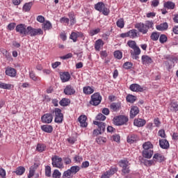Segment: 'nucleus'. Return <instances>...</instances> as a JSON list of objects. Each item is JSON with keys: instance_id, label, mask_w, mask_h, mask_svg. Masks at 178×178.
I'll use <instances>...</instances> for the list:
<instances>
[{"instance_id": "nucleus-25", "label": "nucleus", "mask_w": 178, "mask_h": 178, "mask_svg": "<svg viewBox=\"0 0 178 178\" xmlns=\"http://www.w3.org/2000/svg\"><path fill=\"white\" fill-rule=\"evenodd\" d=\"M26 172V168L23 166H19L17 168L15 171H13V173H15L17 176H22Z\"/></svg>"}, {"instance_id": "nucleus-31", "label": "nucleus", "mask_w": 178, "mask_h": 178, "mask_svg": "<svg viewBox=\"0 0 178 178\" xmlns=\"http://www.w3.org/2000/svg\"><path fill=\"white\" fill-rule=\"evenodd\" d=\"M31 6H33V2L26 3L23 6V11L24 12H30L31 9Z\"/></svg>"}, {"instance_id": "nucleus-6", "label": "nucleus", "mask_w": 178, "mask_h": 178, "mask_svg": "<svg viewBox=\"0 0 178 178\" xmlns=\"http://www.w3.org/2000/svg\"><path fill=\"white\" fill-rule=\"evenodd\" d=\"M51 161L53 168H58V169H63V168H65V166H63V163H62V158L58 156H54L52 157Z\"/></svg>"}, {"instance_id": "nucleus-7", "label": "nucleus", "mask_w": 178, "mask_h": 178, "mask_svg": "<svg viewBox=\"0 0 178 178\" xmlns=\"http://www.w3.org/2000/svg\"><path fill=\"white\" fill-rule=\"evenodd\" d=\"M53 113L55 114V123H62L63 122V113H62V110H60V108H54Z\"/></svg>"}, {"instance_id": "nucleus-20", "label": "nucleus", "mask_w": 178, "mask_h": 178, "mask_svg": "<svg viewBox=\"0 0 178 178\" xmlns=\"http://www.w3.org/2000/svg\"><path fill=\"white\" fill-rule=\"evenodd\" d=\"M60 77L63 83H66V81L70 80V74L67 72H65L60 74Z\"/></svg>"}, {"instance_id": "nucleus-46", "label": "nucleus", "mask_w": 178, "mask_h": 178, "mask_svg": "<svg viewBox=\"0 0 178 178\" xmlns=\"http://www.w3.org/2000/svg\"><path fill=\"white\" fill-rule=\"evenodd\" d=\"M127 45L128 47H129V48H131V49H133L134 48H136V47L137 46V43H136V41L134 40H129L127 42Z\"/></svg>"}, {"instance_id": "nucleus-53", "label": "nucleus", "mask_w": 178, "mask_h": 178, "mask_svg": "<svg viewBox=\"0 0 178 178\" xmlns=\"http://www.w3.org/2000/svg\"><path fill=\"white\" fill-rule=\"evenodd\" d=\"M106 119V117L102 113H99L96 116V120H105Z\"/></svg>"}, {"instance_id": "nucleus-54", "label": "nucleus", "mask_w": 178, "mask_h": 178, "mask_svg": "<svg viewBox=\"0 0 178 178\" xmlns=\"http://www.w3.org/2000/svg\"><path fill=\"white\" fill-rule=\"evenodd\" d=\"M124 67L127 70L131 69L133 67V63L131 62H126L124 64Z\"/></svg>"}, {"instance_id": "nucleus-45", "label": "nucleus", "mask_w": 178, "mask_h": 178, "mask_svg": "<svg viewBox=\"0 0 178 178\" xmlns=\"http://www.w3.org/2000/svg\"><path fill=\"white\" fill-rule=\"evenodd\" d=\"M59 104L61 106H67L69 105V99L63 98L60 101Z\"/></svg>"}, {"instance_id": "nucleus-38", "label": "nucleus", "mask_w": 178, "mask_h": 178, "mask_svg": "<svg viewBox=\"0 0 178 178\" xmlns=\"http://www.w3.org/2000/svg\"><path fill=\"white\" fill-rule=\"evenodd\" d=\"M164 8H167V9H175V3L167 1L164 3Z\"/></svg>"}, {"instance_id": "nucleus-13", "label": "nucleus", "mask_w": 178, "mask_h": 178, "mask_svg": "<svg viewBox=\"0 0 178 178\" xmlns=\"http://www.w3.org/2000/svg\"><path fill=\"white\" fill-rule=\"evenodd\" d=\"M138 113H140V109H138V107L132 106L130 111V118L134 119V118H136Z\"/></svg>"}, {"instance_id": "nucleus-40", "label": "nucleus", "mask_w": 178, "mask_h": 178, "mask_svg": "<svg viewBox=\"0 0 178 178\" xmlns=\"http://www.w3.org/2000/svg\"><path fill=\"white\" fill-rule=\"evenodd\" d=\"M133 49L134 51L133 50L130 51L131 54L140 55V54H141V50L140 49V47H138V46L135 47Z\"/></svg>"}, {"instance_id": "nucleus-22", "label": "nucleus", "mask_w": 178, "mask_h": 178, "mask_svg": "<svg viewBox=\"0 0 178 178\" xmlns=\"http://www.w3.org/2000/svg\"><path fill=\"white\" fill-rule=\"evenodd\" d=\"M152 155H154V150H143V156L144 158L150 159V158H152Z\"/></svg>"}, {"instance_id": "nucleus-23", "label": "nucleus", "mask_w": 178, "mask_h": 178, "mask_svg": "<svg viewBox=\"0 0 178 178\" xmlns=\"http://www.w3.org/2000/svg\"><path fill=\"white\" fill-rule=\"evenodd\" d=\"M102 47H104V41L102 39L96 40L95 43V49L96 51H100Z\"/></svg>"}, {"instance_id": "nucleus-52", "label": "nucleus", "mask_w": 178, "mask_h": 178, "mask_svg": "<svg viewBox=\"0 0 178 178\" xmlns=\"http://www.w3.org/2000/svg\"><path fill=\"white\" fill-rule=\"evenodd\" d=\"M159 41L161 44H165L168 41V37L165 35H161L159 38Z\"/></svg>"}, {"instance_id": "nucleus-4", "label": "nucleus", "mask_w": 178, "mask_h": 178, "mask_svg": "<svg viewBox=\"0 0 178 178\" xmlns=\"http://www.w3.org/2000/svg\"><path fill=\"white\" fill-rule=\"evenodd\" d=\"M113 122L115 126H123V124H126L129 122V118L124 115H119L115 117L113 119Z\"/></svg>"}, {"instance_id": "nucleus-64", "label": "nucleus", "mask_w": 178, "mask_h": 178, "mask_svg": "<svg viewBox=\"0 0 178 178\" xmlns=\"http://www.w3.org/2000/svg\"><path fill=\"white\" fill-rule=\"evenodd\" d=\"M118 171V170L116 169V168H111L109 170L107 171V172H108V174H110V176H112V175H115V172H116Z\"/></svg>"}, {"instance_id": "nucleus-33", "label": "nucleus", "mask_w": 178, "mask_h": 178, "mask_svg": "<svg viewBox=\"0 0 178 178\" xmlns=\"http://www.w3.org/2000/svg\"><path fill=\"white\" fill-rule=\"evenodd\" d=\"M70 172L73 175H76L78 172H80V166L78 165H74L72 166L70 169Z\"/></svg>"}, {"instance_id": "nucleus-12", "label": "nucleus", "mask_w": 178, "mask_h": 178, "mask_svg": "<svg viewBox=\"0 0 178 178\" xmlns=\"http://www.w3.org/2000/svg\"><path fill=\"white\" fill-rule=\"evenodd\" d=\"M93 124L98 127V130L102 134L105 131V129L106 127V124L105 122H99V121H94Z\"/></svg>"}, {"instance_id": "nucleus-61", "label": "nucleus", "mask_w": 178, "mask_h": 178, "mask_svg": "<svg viewBox=\"0 0 178 178\" xmlns=\"http://www.w3.org/2000/svg\"><path fill=\"white\" fill-rule=\"evenodd\" d=\"M76 138L74 137H70L67 139V141H68L70 144H74V143H76Z\"/></svg>"}, {"instance_id": "nucleus-63", "label": "nucleus", "mask_w": 178, "mask_h": 178, "mask_svg": "<svg viewBox=\"0 0 178 178\" xmlns=\"http://www.w3.org/2000/svg\"><path fill=\"white\" fill-rule=\"evenodd\" d=\"M113 141H115L116 143H119V141H120V136L118 134L113 135Z\"/></svg>"}, {"instance_id": "nucleus-10", "label": "nucleus", "mask_w": 178, "mask_h": 178, "mask_svg": "<svg viewBox=\"0 0 178 178\" xmlns=\"http://www.w3.org/2000/svg\"><path fill=\"white\" fill-rule=\"evenodd\" d=\"M53 120H54V116L51 113H46L43 115L41 118V120L42 123H46L47 124H49V123H52Z\"/></svg>"}, {"instance_id": "nucleus-44", "label": "nucleus", "mask_w": 178, "mask_h": 178, "mask_svg": "<svg viewBox=\"0 0 178 178\" xmlns=\"http://www.w3.org/2000/svg\"><path fill=\"white\" fill-rule=\"evenodd\" d=\"M114 57L116 58V59H122L123 57V54L119 50L115 51H114Z\"/></svg>"}, {"instance_id": "nucleus-35", "label": "nucleus", "mask_w": 178, "mask_h": 178, "mask_svg": "<svg viewBox=\"0 0 178 178\" xmlns=\"http://www.w3.org/2000/svg\"><path fill=\"white\" fill-rule=\"evenodd\" d=\"M128 37H129V38H136V37H137V30L131 29L128 31Z\"/></svg>"}, {"instance_id": "nucleus-34", "label": "nucleus", "mask_w": 178, "mask_h": 178, "mask_svg": "<svg viewBox=\"0 0 178 178\" xmlns=\"http://www.w3.org/2000/svg\"><path fill=\"white\" fill-rule=\"evenodd\" d=\"M42 29L44 31H47V30H51V29H52V24H51L49 21H47L42 24Z\"/></svg>"}, {"instance_id": "nucleus-60", "label": "nucleus", "mask_w": 178, "mask_h": 178, "mask_svg": "<svg viewBox=\"0 0 178 178\" xmlns=\"http://www.w3.org/2000/svg\"><path fill=\"white\" fill-rule=\"evenodd\" d=\"M37 21L40 23H44L45 22V18L42 15H38L37 17Z\"/></svg>"}, {"instance_id": "nucleus-49", "label": "nucleus", "mask_w": 178, "mask_h": 178, "mask_svg": "<svg viewBox=\"0 0 178 178\" xmlns=\"http://www.w3.org/2000/svg\"><path fill=\"white\" fill-rule=\"evenodd\" d=\"M101 31V29L99 28H97L96 29L90 30L89 32L90 35L92 37L93 35H95L96 34H98Z\"/></svg>"}, {"instance_id": "nucleus-50", "label": "nucleus", "mask_w": 178, "mask_h": 178, "mask_svg": "<svg viewBox=\"0 0 178 178\" xmlns=\"http://www.w3.org/2000/svg\"><path fill=\"white\" fill-rule=\"evenodd\" d=\"M96 142L97 144H104L106 143V138L104 137H99L96 138Z\"/></svg>"}, {"instance_id": "nucleus-39", "label": "nucleus", "mask_w": 178, "mask_h": 178, "mask_svg": "<svg viewBox=\"0 0 178 178\" xmlns=\"http://www.w3.org/2000/svg\"><path fill=\"white\" fill-rule=\"evenodd\" d=\"M150 38L152 40V41H158L159 39V33L153 32L150 35Z\"/></svg>"}, {"instance_id": "nucleus-5", "label": "nucleus", "mask_w": 178, "mask_h": 178, "mask_svg": "<svg viewBox=\"0 0 178 178\" xmlns=\"http://www.w3.org/2000/svg\"><path fill=\"white\" fill-rule=\"evenodd\" d=\"M119 165L122 168V172L124 175H127L130 173V163L127 159L120 160L119 162Z\"/></svg>"}, {"instance_id": "nucleus-42", "label": "nucleus", "mask_w": 178, "mask_h": 178, "mask_svg": "<svg viewBox=\"0 0 178 178\" xmlns=\"http://www.w3.org/2000/svg\"><path fill=\"white\" fill-rule=\"evenodd\" d=\"M116 24L120 29H123V27H124V20L123 18L118 19L116 22Z\"/></svg>"}, {"instance_id": "nucleus-37", "label": "nucleus", "mask_w": 178, "mask_h": 178, "mask_svg": "<svg viewBox=\"0 0 178 178\" xmlns=\"http://www.w3.org/2000/svg\"><path fill=\"white\" fill-rule=\"evenodd\" d=\"M72 177H73V175H72V172H70V169L67 170L66 171H65L63 173L62 178H72Z\"/></svg>"}, {"instance_id": "nucleus-18", "label": "nucleus", "mask_w": 178, "mask_h": 178, "mask_svg": "<svg viewBox=\"0 0 178 178\" xmlns=\"http://www.w3.org/2000/svg\"><path fill=\"white\" fill-rule=\"evenodd\" d=\"M6 74L10 76V77H16V70L12 67H7L6 70Z\"/></svg>"}, {"instance_id": "nucleus-2", "label": "nucleus", "mask_w": 178, "mask_h": 178, "mask_svg": "<svg viewBox=\"0 0 178 178\" xmlns=\"http://www.w3.org/2000/svg\"><path fill=\"white\" fill-rule=\"evenodd\" d=\"M135 29H137L139 33H141L142 34H147L149 29H152V30H154V22L145 21V24L143 22L137 23L135 25Z\"/></svg>"}, {"instance_id": "nucleus-57", "label": "nucleus", "mask_w": 178, "mask_h": 178, "mask_svg": "<svg viewBox=\"0 0 178 178\" xmlns=\"http://www.w3.org/2000/svg\"><path fill=\"white\" fill-rule=\"evenodd\" d=\"M29 77H30V79L33 80V81H37V76H35V74H34V72L33 71H31L29 72Z\"/></svg>"}, {"instance_id": "nucleus-36", "label": "nucleus", "mask_w": 178, "mask_h": 178, "mask_svg": "<svg viewBox=\"0 0 178 178\" xmlns=\"http://www.w3.org/2000/svg\"><path fill=\"white\" fill-rule=\"evenodd\" d=\"M45 148H47V146H45V145L38 143L36 147V150H38V152H44V151H45Z\"/></svg>"}, {"instance_id": "nucleus-55", "label": "nucleus", "mask_w": 178, "mask_h": 178, "mask_svg": "<svg viewBox=\"0 0 178 178\" xmlns=\"http://www.w3.org/2000/svg\"><path fill=\"white\" fill-rule=\"evenodd\" d=\"M159 136L161 138H166V134H165V130L161 129L159 131Z\"/></svg>"}, {"instance_id": "nucleus-59", "label": "nucleus", "mask_w": 178, "mask_h": 178, "mask_svg": "<svg viewBox=\"0 0 178 178\" xmlns=\"http://www.w3.org/2000/svg\"><path fill=\"white\" fill-rule=\"evenodd\" d=\"M0 176L2 178L6 177V171L3 168H0Z\"/></svg>"}, {"instance_id": "nucleus-1", "label": "nucleus", "mask_w": 178, "mask_h": 178, "mask_svg": "<svg viewBox=\"0 0 178 178\" xmlns=\"http://www.w3.org/2000/svg\"><path fill=\"white\" fill-rule=\"evenodd\" d=\"M17 33H19L21 35H30L35 37V35H41L44 34L42 29H34L32 26H27L24 24H19L15 28Z\"/></svg>"}, {"instance_id": "nucleus-16", "label": "nucleus", "mask_w": 178, "mask_h": 178, "mask_svg": "<svg viewBox=\"0 0 178 178\" xmlns=\"http://www.w3.org/2000/svg\"><path fill=\"white\" fill-rule=\"evenodd\" d=\"M145 123H147V121L141 118L135 119L134 122V126H136L137 127H143V126H145Z\"/></svg>"}, {"instance_id": "nucleus-9", "label": "nucleus", "mask_w": 178, "mask_h": 178, "mask_svg": "<svg viewBox=\"0 0 178 178\" xmlns=\"http://www.w3.org/2000/svg\"><path fill=\"white\" fill-rule=\"evenodd\" d=\"M77 38H83L84 40V33L79 31L72 32L70 39L72 40L73 42H77Z\"/></svg>"}, {"instance_id": "nucleus-11", "label": "nucleus", "mask_w": 178, "mask_h": 178, "mask_svg": "<svg viewBox=\"0 0 178 178\" xmlns=\"http://www.w3.org/2000/svg\"><path fill=\"white\" fill-rule=\"evenodd\" d=\"M129 89L131 90V91H134V92H143V91H144L145 90L144 87H142L141 86L137 83L131 84L129 86Z\"/></svg>"}, {"instance_id": "nucleus-47", "label": "nucleus", "mask_w": 178, "mask_h": 178, "mask_svg": "<svg viewBox=\"0 0 178 178\" xmlns=\"http://www.w3.org/2000/svg\"><path fill=\"white\" fill-rule=\"evenodd\" d=\"M170 111H172V112H177V111H178V104H177V103H171V104H170Z\"/></svg>"}, {"instance_id": "nucleus-62", "label": "nucleus", "mask_w": 178, "mask_h": 178, "mask_svg": "<svg viewBox=\"0 0 178 178\" xmlns=\"http://www.w3.org/2000/svg\"><path fill=\"white\" fill-rule=\"evenodd\" d=\"M16 26V24L15 23H10L8 25V30H10V31H12V30H15V27Z\"/></svg>"}, {"instance_id": "nucleus-56", "label": "nucleus", "mask_w": 178, "mask_h": 178, "mask_svg": "<svg viewBox=\"0 0 178 178\" xmlns=\"http://www.w3.org/2000/svg\"><path fill=\"white\" fill-rule=\"evenodd\" d=\"M74 161L76 163H80V162L83 161V157H81L80 156H75L74 158Z\"/></svg>"}, {"instance_id": "nucleus-14", "label": "nucleus", "mask_w": 178, "mask_h": 178, "mask_svg": "<svg viewBox=\"0 0 178 178\" xmlns=\"http://www.w3.org/2000/svg\"><path fill=\"white\" fill-rule=\"evenodd\" d=\"M78 120L80 123L81 127H87L88 124L87 123V116L81 115L79 117Z\"/></svg>"}, {"instance_id": "nucleus-48", "label": "nucleus", "mask_w": 178, "mask_h": 178, "mask_svg": "<svg viewBox=\"0 0 178 178\" xmlns=\"http://www.w3.org/2000/svg\"><path fill=\"white\" fill-rule=\"evenodd\" d=\"M62 175V173L59 172L58 170H54L52 174V177L54 178H60V176Z\"/></svg>"}, {"instance_id": "nucleus-28", "label": "nucleus", "mask_w": 178, "mask_h": 178, "mask_svg": "<svg viewBox=\"0 0 178 178\" xmlns=\"http://www.w3.org/2000/svg\"><path fill=\"white\" fill-rule=\"evenodd\" d=\"M153 159L155 162H162L165 159V157L162 154L157 153L154 155Z\"/></svg>"}, {"instance_id": "nucleus-26", "label": "nucleus", "mask_w": 178, "mask_h": 178, "mask_svg": "<svg viewBox=\"0 0 178 178\" xmlns=\"http://www.w3.org/2000/svg\"><path fill=\"white\" fill-rule=\"evenodd\" d=\"M120 103H112L110 106V108L111 110H113V112H118V111L120 110Z\"/></svg>"}, {"instance_id": "nucleus-24", "label": "nucleus", "mask_w": 178, "mask_h": 178, "mask_svg": "<svg viewBox=\"0 0 178 178\" xmlns=\"http://www.w3.org/2000/svg\"><path fill=\"white\" fill-rule=\"evenodd\" d=\"M41 129L42 131H44V133H52L54 130L52 126L48 124L41 126Z\"/></svg>"}, {"instance_id": "nucleus-15", "label": "nucleus", "mask_w": 178, "mask_h": 178, "mask_svg": "<svg viewBox=\"0 0 178 178\" xmlns=\"http://www.w3.org/2000/svg\"><path fill=\"white\" fill-rule=\"evenodd\" d=\"M138 140V136L136 134H130L127 136V143H129V144L137 143Z\"/></svg>"}, {"instance_id": "nucleus-41", "label": "nucleus", "mask_w": 178, "mask_h": 178, "mask_svg": "<svg viewBox=\"0 0 178 178\" xmlns=\"http://www.w3.org/2000/svg\"><path fill=\"white\" fill-rule=\"evenodd\" d=\"M11 86L10 84L0 82V88H3V90H10Z\"/></svg>"}, {"instance_id": "nucleus-29", "label": "nucleus", "mask_w": 178, "mask_h": 178, "mask_svg": "<svg viewBox=\"0 0 178 178\" xmlns=\"http://www.w3.org/2000/svg\"><path fill=\"white\" fill-rule=\"evenodd\" d=\"M142 62L143 65H147V63H152V58L148 56H143Z\"/></svg>"}, {"instance_id": "nucleus-21", "label": "nucleus", "mask_w": 178, "mask_h": 178, "mask_svg": "<svg viewBox=\"0 0 178 178\" xmlns=\"http://www.w3.org/2000/svg\"><path fill=\"white\" fill-rule=\"evenodd\" d=\"M37 168H38V163H34L33 165L30 167L28 178H31L33 176H34V173H35V169H37Z\"/></svg>"}, {"instance_id": "nucleus-43", "label": "nucleus", "mask_w": 178, "mask_h": 178, "mask_svg": "<svg viewBox=\"0 0 178 178\" xmlns=\"http://www.w3.org/2000/svg\"><path fill=\"white\" fill-rule=\"evenodd\" d=\"M136 99V97L134 95H129L127 96V102H131V104H133V102H134Z\"/></svg>"}, {"instance_id": "nucleus-58", "label": "nucleus", "mask_w": 178, "mask_h": 178, "mask_svg": "<svg viewBox=\"0 0 178 178\" xmlns=\"http://www.w3.org/2000/svg\"><path fill=\"white\" fill-rule=\"evenodd\" d=\"M70 20L67 17H63L60 19V23H65V24H69Z\"/></svg>"}, {"instance_id": "nucleus-30", "label": "nucleus", "mask_w": 178, "mask_h": 178, "mask_svg": "<svg viewBox=\"0 0 178 178\" xmlns=\"http://www.w3.org/2000/svg\"><path fill=\"white\" fill-rule=\"evenodd\" d=\"M83 92L86 95H90L94 92V88L90 87V86H85L83 87Z\"/></svg>"}, {"instance_id": "nucleus-17", "label": "nucleus", "mask_w": 178, "mask_h": 178, "mask_svg": "<svg viewBox=\"0 0 178 178\" xmlns=\"http://www.w3.org/2000/svg\"><path fill=\"white\" fill-rule=\"evenodd\" d=\"M75 92L76 90L72 86H67L64 89V94H65V95H73Z\"/></svg>"}, {"instance_id": "nucleus-19", "label": "nucleus", "mask_w": 178, "mask_h": 178, "mask_svg": "<svg viewBox=\"0 0 178 178\" xmlns=\"http://www.w3.org/2000/svg\"><path fill=\"white\" fill-rule=\"evenodd\" d=\"M159 145L163 149H168L170 147L169 142L166 139H160Z\"/></svg>"}, {"instance_id": "nucleus-8", "label": "nucleus", "mask_w": 178, "mask_h": 178, "mask_svg": "<svg viewBox=\"0 0 178 178\" xmlns=\"http://www.w3.org/2000/svg\"><path fill=\"white\" fill-rule=\"evenodd\" d=\"M102 99V97L99 93L96 92L91 96V100L90 101V105H93L94 106H97L101 104V101Z\"/></svg>"}, {"instance_id": "nucleus-51", "label": "nucleus", "mask_w": 178, "mask_h": 178, "mask_svg": "<svg viewBox=\"0 0 178 178\" xmlns=\"http://www.w3.org/2000/svg\"><path fill=\"white\" fill-rule=\"evenodd\" d=\"M51 166L47 165L45 167V176H47V177H51Z\"/></svg>"}, {"instance_id": "nucleus-3", "label": "nucleus", "mask_w": 178, "mask_h": 178, "mask_svg": "<svg viewBox=\"0 0 178 178\" xmlns=\"http://www.w3.org/2000/svg\"><path fill=\"white\" fill-rule=\"evenodd\" d=\"M95 9L99 12H102L104 16H108V15L111 13V10H109L108 6L103 2H98L96 3L95 5Z\"/></svg>"}, {"instance_id": "nucleus-32", "label": "nucleus", "mask_w": 178, "mask_h": 178, "mask_svg": "<svg viewBox=\"0 0 178 178\" xmlns=\"http://www.w3.org/2000/svg\"><path fill=\"white\" fill-rule=\"evenodd\" d=\"M143 148L144 151L152 150V144L151 142H146L143 145Z\"/></svg>"}, {"instance_id": "nucleus-27", "label": "nucleus", "mask_w": 178, "mask_h": 178, "mask_svg": "<svg viewBox=\"0 0 178 178\" xmlns=\"http://www.w3.org/2000/svg\"><path fill=\"white\" fill-rule=\"evenodd\" d=\"M168 24L166 22H164L163 24H161L160 25H157L156 26V30H159V31H164L165 30H168Z\"/></svg>"}]
</instances>
